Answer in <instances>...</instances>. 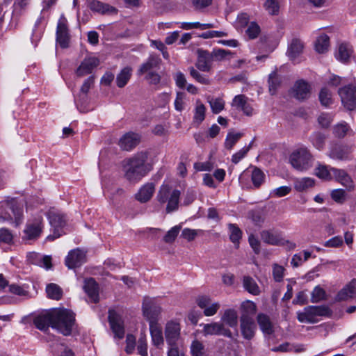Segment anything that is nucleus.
Returning <instances> with one entry per match:
<instances>
[{"instance_id": "37998d69", "label": "nucleus", "mask_w": 356, "mask_h": 356, "mask_svg": "<svg viewBox=\"0 0 356 356\" xmlns=\"http://www.w3.org/2000/svg\"><path fill=\"white\" fill-rule=\"evenodd\" d=\"M132 69L129 67L123 68L116 77V83L119 88H123L131 76Z\"/></svg>"}, {"instance_id": "49530a36", "label": "nucleus", "mask_w": 356, "mask_h": 356, "mask_svg": "<svg viewBox=\"0 0 356 356\" xmlns=\"http://www.w3.org/2000/svg\"><path fill=\"white\" fill-rule=\"evenodd\" d=\"M242 136L241 133L229 131L225 140V147L227 149H232Z\"/></svg>"}, {"instance_id": "cd10ccee", "label": "nucleus", "mask_w": 356, "mask_h": 356, "mask_svg": "<svg viewBox=\"0 0 356 356\" xmlns=\"http://www.w3.org/2000/svg\"><path fill=\"white\" fill-rule=\"evenodd\" d=\"M161 58L154 54H151L147 60L141 65L138 71V75H142L145 73L152 72L155 68H157L161 63Z\"/></svg>"}, {"instance_id": "c756f323", "label": "nucleus", "mask_w": 356, "mask_h": 356, "mask_svg": "<svg viewBox=\"0 0 356 356\" xmlns=\"http://www.w3.org/2000/svg\"><path fill=\"white\" fill-rule=\"evenodd\" d=\"M331 170L333 174L332 177L343 186L350 189L353 187L352 179L344 170L331 168Z\"/></svg>"}, {"instance_id": "bf43d9fd", "label": "nucleus", "mask_w": 356, "mask_h": 356, "mask_svg": "<svg viewBox=\"0 0 356 356\" xmlns=\"http://www.w3.org/2000/svg\"><path fill=\"white\" fill-rule=\"evenodd\" d=\"M349 129L350 128L347 123H339L334 127V134L336 137L341 138L348 134Z\"/></svg>"}, {"instance_id": "2f4dec72", "label": "nucleus", "mask_w": 356, "mask_h": 356, "mask_svg": "<svg viewBox=\"0 0 356 356\" xmlns=\"http://www.w3.org/2000/svg\"><path fill=\"white\" fill-rule=\"evenodd\" d=\"M257 321L264 334L270 335L274 332L273 325L268 315L260 313L257 315Z\"/></svg>"}, {"instance_id": "f704fd0d", "label": "nucleus", "mask_w": 356, "mask_h": 356, "mask_svg": "<svg viewBox=\"0 0 356 356\" xmlns=\"http://www.w3.org/2000/svg\"><path fill=\"white\" fill-rule=\"evenodd\" d=\"M221 323L228 325L230 327H235L238 325L237 312L234 309H225L221 316Z\"/></svg>"}, {"instance_id": "de8ad7c7", "label": "nucleus", "mask_w": 356, "mask_h": 356, "mask_svg": "<svg viewBox=\"0 0 356 356\" xmlns=\"http://www.w3.org/2000/svg\"><path fill=\"white\" fill-rule=\"evenodd\" d=\"M318 99L323 106L328 107L332 104V92L325 87L321 90Z\"/></svg>"}, {"instance_id": "5701e85b", "label": "nucleus", "mask_w": 356, "mask_h": 356, "mask_svg": "<svg viewBox=\"0 0 356 356\" xmlns=\"http://www.w3.org/2000/svg\"><path fill=\"white\" fill-rule=\"evenodd\" d=\"M240 328L244 339L250 340L255 334L257 329L253 318L240 317Z\"/></svg>"}, {"instance_id": "680f3d73", "label": "nucleus", "mask_w": 356, "mask_h": 356, "mask_svg": "<svg viewBox=\"0 0 356 356\" xmlns=\"http://www.w3.org/2000/svg\"><path fill=\"white\" fill-rule=\"evenodd\" d=\"M285 269L282 266L277 264L273 265V279L277 282H280L283 280L284 276Z\"/></svg>"}, {"instance_id": "4c0bfd02", "label": "nucleus", "mask_w": 356, "mask_h": 356, "mask_svg": "<svg viewBox=\"0 0 356 356\" xmlns=\"http://www.w3.org/2000/svg\"><path fill=\"white\" fill-rule=\"evenodd\" d=\"M223 330V323L220 322H213L203 325L202 333L204 336L207 335H221Z\"/></svg>"}, {"instance_id": "6e6552de", "label": "nucleus", "mask_w": 356, "mask_h": 356, "mask_svg": "<svg viewBox=\"0 0 356 356\" xmlns=\"http://www.w3.org/2000/svg\"><path fill=\"white\" fill-rule=\"evenodd\" d=\"M48 219L53 228V234L47 237V241H51L63 234L62 229L66 225L67 219L64 214L55 211L48 212Z\"/></svg>"}, {"instance_id": "6e6d98bb", "label": "nucleus", "mask_w": 356, "mask_h": 356, "mask_svg": "<svg viewBox=\"0 0 356 356\" xmlns=\"http://www.w3.org/2000/svg\"><path fill=\"white\" fill-rule=\"evenodd\" d=\"M326 137L320 132H315L311 136V142L318 149H322L325 145Z\"/></svg>"}, {"instance_id": "39448f33", "label": "nucleus", "mask_w": 356, "mask_h": 356, "mask_svg": "<svg viewBox=\"0 0 356 356\" xmlns=\"http://www.w3.org/2000/svg\"><path fill=\"white\" fill-rule=\"evenodd\" d=\"M44 228V222L41 216L29 218L22 231V240L25 243H31L40 238Z\"/></svg>"}, {"instance_id": "5fc2aeb1", "label": "nucleus", "mask_w": 356, "mask_h": 356, "mask_svg": "<svg viewBox=\"0 0 356 356\" xmlns=\"http://www.w3.org/2000/svg\"><path fill=\"white\" fill-rule=\"evenodd\" d=\"M264 7L271 15H277L280 10V3L277 0H266Z\"/></svg>"}, {"instance_id": "f03ea898", "label": "nucleus", "mask_w": 356, "mask_h": 356, "mask_svg": "<svg viewBox=\"0 0 356 356\" xmlns=\"http://www.w3.org/2000/svg\"><path fill=\"white\" fill-rule=\"evenodd\" d=\"M0 219L18 227L24 219V204L16 198L0 203Z\"/></svg>"}, {"instance_id": "e433bc0d", "label": "nucleus", "mask_w": 356, "mask_h": 356, "mask_svg": "<svg viewBox=\"0 0 356 356\" xmlns=\"http://www.w3.org/2000/svg\"><path fill=\"white\" fill-rule=\"evenodd\" d=\"M206 99L213 114H218L225 109V102L222 97L213 98L209 95Z\"/></svg>"}, {"instance_id": "412c9836", "label": "nucleus", "mask_w": 356, "mask_h": 356, "mask_svg": "<svg viewBox=\"0 0 356 356\" xmlns=\"http://www.w3.org/2000/svg\"><path fill=\"white\" fill-rule=\"evenodd\" d=\"M232 107H235L237 110L241 111L244 115L252 116L254 114V108L251 104L248 102V98L244 95H236L231 104Z\"/></svg>"}, {"instance_id": "6ab92c4d", "label": "nucleus", "mask_w": 356, "mask_h": 356, "mask_svg": "<svg viewBox=\"0 0 356 356\" xmlns=\"http://www.w3.org/2000/svg\"><path fill=\"white\" fill-rule=\"evenodd\" d=\"M99 63V59L96 56H88L86 57L76 70V76L81 77L92 73Z\"/></svg>"}, {"instance_id": "3c124183", "label": "nucleus", "mask_w": 356, "mask_h": 356, "mask_svg": "<svg viewBox=\"0 0 356 356\" xmlns=\"http://www.w3.org/2000/svg\"><path fill=\"white\" fill-rule=\"evenodd\" d=\"M30 0H15L13 4V15L19 17L26 9Z\"/></svg>"}, {"instance_id": "9b49d317", "label": "nucleus", "mask_w": 356, "mask_h": 356, "mask_svg": "<svg viewBox=\"0 0 356 356\" xmlns=\"http://www.w3.org/2000/svg\"><path fill=\"white\" fill-rule=\"evenodd\" d=\"M143 315L149 322V325L159 324V320L162 312L161 307L149 298H145L143 303Z\"/></svg>"}, {"instance_id": "09e8293b", "label": "nucleus", "mask_w": 356, "mask_h": 356, "mask_svg": "<svg viewBox=\"0 0 356 356\" xmlns=\"http://www.w3.org/2000/svg\"><path fill=\"white\" fill-rule=\"evenodd\" d=\"M315 174L320 179L325 180H330L333 176L331 168L328 169V166L320 164L316 167Z\"/></svg>"}, {"instance_id": "7c9ffc66", "label": "nucleus", "mask_w": 356, "mask_h": 356, "mask_svg": "<svg viewBox=\"0 0 356 356\" xmlns=\"http://www.w3.org/2000/svg\"><path fill=\"white\" fill-rule=\"evenodd\" d=\"M356 283L354 281L350 282L341 289L336 296L337 301H345L354 297L356 289Z\"/></svg>"}, {"instance_id": "a211bd4d", "label": "nucleus", "mask_w": 356, "mask_h": 356, "mask_svg": "<svg viewBox=\"0 0 356 356\" xmlns=\"http://www.w3.org/2000/svg\"><path fill=\"white\" fill-rule=\"evenodd\" d=\"M67 19L62 15L58 20L56 29V41L62 48H66L69 42Z\"/></svg>"}, {"instance_id": "bb28decb", "label": "nucleus", "mask_w": 356, "mask_h": 356, "mask_svg": "<svg viewBox=\"0 0 356 356\" xmlns=\"http://www.w3.org/2000/svg\"><path fill=\"white\" fill-rule=\"evenodd\" d=\"M90 8L94 11L101 14H116L117 9L107 3H103L98 0H92L89 3Z\"/></svg>"}, {"instance_id": "f8f14e48", "label": "nucleus", "mask_w": 356, "mask_h": 356, "mask_svg": "<svg viewBox=\"0 0 356 356\" xmlns=\"http://www.w3.org/2000/svg\"><path fill=\"white\" fill-rule=\"evenodd\" d=\"M352 152V146L346 144L336 143L330 147L327 155L334 160L348 161L353 159Z\"/></svg>"}, {"instance_id": "4be33fe9", "label": "nucleus", "mask_w": 356, "mask_h": 356, "mask_svg": "<svg viewBox=\"0 0 356 356\" xmlns=\"http://www.w3.org/2000/svg\"><path fill=\"white\" fill-rule=\"evenodd\" d=\"M54 309L44 311L36 316L33 319L35 326L40 330H45L49 326L52 327Z\"/></svg>"}, {"instance_id": "aec40b11", "label": "nucleus", "mask_w": 356, "mask_h": 356, "mask_svg": "<svg viewBox=\"0 0 356 356\" xmlns=\"http://www.w3.org/2000/svg\"><path fill=\"white\" fill-rule=\"evenodd\" d=\"M141 136L135 132H127L119 140L118 145L123 150L130 151L135 148L140 142Z\"/></svg>"}, {"instance_id": "0eeeda50", "label": "nucleus", "mask_w": 356, "mask_h": 356, "mask_svg": "<svg viewBox=\"0 0 356 356\" xmlns=\"http://www.w3.org/2000/svg\"><path fill=\"white\" fill-rule=\"evenodd\" d=\"M330 309L326 306H308L302 312L297 313V318L300 323H314L318 316H328Z\"/></svg>"}, {"instance_id": "603ef678", "label": "nucleus", "mask_w": 356, "mask_h": 356, "mask_svg": "<svg viewBox=\"0 0 356 356\" xmlns=\"http://www.w3.org/2000/svg\"><path fill=\"white\" fill-rule=\"evenodd\" d=\"M326 293L325 291L319 286H316L313 289L311 294V301L314 303L319 302L325 300Z\"/></svg>"}, {"instance_id": "864d4df0", "label": "nucleus", "mask_w": 356, "mask_h": 356, "mask_svg": "<svg viewBox=\"0 0 356 356\" xmlns=\"http://www.w3.org/2000/svg\"><path fill=\"white\" fill-rule=\"evenodd\" d=\"M14 236L11 230L8 228H0V243L11 245L13 243Z\"/></svg>"}, {"instance_id": "58836bf2", "label": "nucleus", "mask_w": 356, "mask_h": 356, "mask_svg": "<svg viewBox=\"0 0 356 356\" xmlns=\"http://www.w3.org/2000/svg\"><path fill=\"white\" fill-rule=\"evenodd\" d=\"M241 315L246 318H252L256 314L257 307L256 304L251 300H245L241 305Z\"/></svg>"}, {"instance_id": "ddd939ff", "label": "nucleus", "mask_w": 356, "mask_h": 356, "mask_svg": "<svg viewBox=\"0 0 356 356\" xmlns=\"http://www.w3.org/2000/svg\"><path fill=\"white\" fill-rule=\"evenodd\" d=\"M108 322L115 337L121 339L124 337V321L122 316L114 309L108 311Z\"/></svg>"}, {"instance_id": "a19ab883", "label": "nucleus", "mask_w": 356, "mask_h": 356, "mask_svg": "<svg viewBox=\"0 0 356 356\" xmlns=\"http://www.w3.org/2000/svg\"><path fill=\"white\" fill-rule=\"evenodd\" d=\"M244 289L250 293L257 296L260 293V289L254 280L250 276H244L243 279Z\"/></svg>"}, {"instance_id": "13d9d810", "label": "nucleus", "mask_w": 356, "mask_h": 356, "mask_svg": "<svg viewBox=\"0 0 356 356\" xmlns=\"http://www.w3.org/2000/svg\"><path fill=\"white\" fill-rule=\"evenodd\" d=\"M191 352L193 356H203L204 355V346L198 340H194L191 346Z\"/></svg>"}, {"instance_id": "052dcab7", "label": "nucleus", "mask_w": 356, "mask_h": 356, "mask_svg": "<svg viewBox=\"0 0 356 356\" xmlns=\"http://www.w3.org/2000/svg\"><path fill=\"white\" fill-rule=\"evenodd\" d=\"M186 94L183 92H177L175 99V108L177 111H182L185 108Z\"/></svg>"}, {"instance_id": "72a5a7b5", "label": "nucleus", "mask_w": 356, "mask_h": 356, "mask_svg": "<svg viewBox=\"0 0 356 356\" xmlns=\"http://www.w3.org/2000/svg\"><path fill=\"white\" fill-rule=\"evenodd\" d=\"M207 108L205 105L197 99L193 110V122L197 125L200 124L205 119Z\"/></svg>"}, {"instance_id": "a18cd8bd", "label": "nucleus", "mask_w": 356, "mask_h": 356, "mask_svg": "<svg viewBox=\"0 0 356 356\" xmlns=\"http://www.w3.org/2000/svg\"><path fill=\"white\" fill-rule=\"evenodd\" d=\"M46 292L48 298L58 300L62 298L63 290L56 284H49L46 287Z\"/></svg>"}, {"instance_id": "4468645a", "label": "nucleus", "mask_w": 356, "mask_h": 356, "mask_svg": "<svg viewBox=\"0 0 356 356\" xmlns=\"http://www.w3.org/2000/svg\"><path fill=\"white\" fill-rule=\"evenodd\" d=\"M311 92V85L303 79L296 81L291 88V95L300 101L307 99L310 97Z\"/></svg>"}, {"instance_id": "8fccbe9b", "label": "nucleus", "mask_w": 356, "mask_h": 356, "mask_svg": "<svg viewBox=\"0 0 356 356\" xmlns=\"http://www.w3.org/2000/svg\"><path fill=\"white\" fill-rule=\"evenodd\" d=\"M229 230L230 232L229 239L234 243L238 245L242 237V232L240 228L235 224H229Z\"/></svg>"}, {"instance_id": "c85d7f7f", "label": "nucleus", "mask_w": 356, "mask_h": 356, "mask_svg": "<svg viewBox=\"0 0 356 356\" xmlns=\"http://www.w3.org/2000/svg\"><path fill=\"white\" fill-rule=\"evenodd\" d=\"M149 325L153 345L157 348L162 347L164 345V338L160 324H152Z\"/></svg>"}, {"instance_id": "20e7f679", "label": "nucleus", "mask_w": 356, "mask_h": 356, "mask_svg": "<svg viewBox=\"0 0 356 356\" xmlns=\"http://www.w3.org/2000/svg\"><path fill=\"white\" fill-rule=\"evenodd\" d=\"M74 321V314L72 311L66 309H54L52 328L63 334L67 336L72 333Z\"/></svg>"}, {"instance_id": "774afa93", "label": "nucleus", "mask_w": 356, "mask_h": 356, "mask_svg": "<svg viewBox=\"0 0 356 356\" xmlns=\"http://www.w3.org/2000/svg\"><path fill=\"white\" fill-rule=\"evenodd\" d=\"M138 353L141 356L147 355V344L145 337H141L138 341Z\"/></svg>"}, {"instance_id": "ea45409f", "label": "nucleus", "mask_w": 356, "mask_h": 356, "mask_svg": "<svg viewBox=\"0 0 356 356\" xmlns=\"http://www.w3.org/2000/svg\"><path fill=\"white\" fill-rule=\"evenodd\" d=\"M314 179L311 177L297 178L294 180V188L297 191H304L314 186Z\"/></svg>"}, {"instance_id": "c03bdc74", "label": "nucleus", "mask_w": 356, "mask_h": 356, "mask_svg": "<svg viewBox=\"0 0 356 356\" xmlns=\"http://www.w3.org/2000/svg\"><path fill=\"white\" fill-rule=\"evenodd\" d=\"M330 38L326 34L320 35L315 42V49L320 54L327 51L330 44Z\"/></svg>"}, {"instance_id": "9d476101", "label": "nucleus", "mask_w": 356, "mask_h": 356, "mask_svg": "<svg viewBox=\"0 0 356 356\" xmlns=\"http://www.w3.org/2000/svg\"><path fill=\"white\" fill-rule=\"evenodd\" d=\"M342 105L346 110L353 111L356 108V86L347 84L338 90Z\"/></svg>"}, {"instance_id": "c9c22d12", "label": "nucleus", "mask_w": 356, "mask_h": 356, "mask_svg": "<svg viewBox=\"0 0 356 356\" xmlns=\"http://www.w3.org/2000/svg\"><path fill=\"white\" fill-rule=\"evenodd\" d=\"M261 240L268 244L273 245H279L282 243V239L278 234H275L269 230H264L261 232Z\"/></svg>"}, {"instance_id": "69168bd1", "label": "nucleus", "mask_w": 356, "mask_h": 356, "mask_svg": "<svg viewBox=\"0 0 356 356\" xmlns=\"http://www.w3.org/2000/svg\"><path fill=\"white\" fill-rule=\"evenodd\" d=\"M268 84L269 90L273 95L280 85V80L276 72H273L269 75Z\"/></svg>"}, {"instance_id": "f257e3e1", "label": "nucleus", "mask_w": 356, "mask_h": 356, "mask_svg": "<svg viewBox=\"0 0 356 356\" xmlns=\"http://www.w3.org/2000/svg\"><path fill=\"white\" fill-rule=\"evenodd\" d=\"M153 169V163L149 160V153L140 151L126 161L124 175L130 181H138Z\"/></svg>"}, {"instance_id": "2eb2a0df", "label": "nucleus", "mask_w": 356, "mask_h": 356, "mask_svg": "<svg viewBox=\"0 0 356 356\" xmlns=\"http://www.w3.org/2000/svg\"><path fill=\"white\" fill-rule=\"evenodd\" d=\"M196 303L199 307L203 309L204 315L206 316L215 315L220 307L219 302H211L210 297L207 296H200L197 297Z\"/></svg>"}, {"instance_id": "f3484780", "label": "nucleus", "mask_w": 356, "mask_h": 356, "mask_svg": "<svg viewBox=\"0 0 356 356\" xmlns=\"http://www.w3.org/2000/svg\"><path fill=\"white\" fill-rule=\"evenodd\" d=\"M251 177V180L254 187L259 188L264 182L265 175L264 172L258 168H254L251 171L248 169L244 170L239 177V181L244 184L245 181Z\"/></svg>"}, {"instance_id": "338daca9", "label": "nucleus", "mask_w": 356, "mask_h": 356, "mask_svg": "<svg viewBox=\"0 0 356 356\" xmlns=\"http://www.w3.org/2000/svg\"><path fill=\"white\" fill-rule=\"evenodd\" d=\"M180 230V227L178 226H175L172 227L165 235L164 241L166 243H172L177 238Z\"/></svg>"}, {"instance_id": "dca6fc26", "label": "nucleus", "mask_w": 356, "mask_h": 356, "mask_svg": "<svg viewBox=\"0 0 356 356\" xmlns=\"http://www.w3.org/2000/svg\"><path fill=\"white\" fill-rule=\"evenodd\" d=\"M86 261V252L79 248L71 250L65 258V265L69 268H75L79 267Z\"/></svg>"}, {"instance_id": "7ed1b4c3", "label": "nucleus", "mask_w": 356, "mask_h": 356, "mask_svg": "<svg viewBox=\"0 0 356 356\" xmlns=\"http://www.w3.org/2000/svg\"><path fill=\"white\" fill-rule=\"evenodd\" d=\"M289 160L295 170L305 172L313 166L314 159L307 147L300 146L292 151Z\"/></svg>"}, {"instance_id": "423d86ee", "label": "nucleus", "mask_w": 356, "mask_h": 356, "mask_svg": "<svg viewBox=\"0 0 356 356\" xmlns=\"http://www.w3.org/2000/svg\"><path fill=\"white\" fill-rule=\"evenodd\" d=\"M180 195L179 190L163 184L158 192L156 199L161 204L167 203L166 212L171 213L178 209Z\"/></svg>"}, {"instance_id": "79ce46f5", "label": "nucleus", "mask_w": 356, "mask_h": 356, "mask_svg": "<svg viewBox=\"0 0 356 356\" xmlns=\"http://www.w3.org/2000/svg\"><path fill=\"white\" fill-rule=\"evenodd\" d=\"M352 48L348 44L342 43L338 47V51L336 57L342 62H347L352 54Z\"/></svg>"}, {"instance_id": "b1692460", "label": "nucleus", "mask_w": 356, "mask_h": 356, "mask_svg": "<svg viewBox=\"0 0 356 356\" xmlns=\"http://www.w3.org/2000/svg\"><path fill=\"white\" fill-rule=\"evenodd\" d=\"M83 290L93 302H99V286L94 278L84 280Z\"/></svg>"}, {"instance_id": "e2e57ef3", "label": "nucleus", "mask_w": 356, "mask_h": 356, "mask_svg": "<svg viewBox=\"0 0 356 356\" xmlns=\"http://www.w3.org/2000/svg\"><path fill=\"white\" fill-rule=\"evenodd\" d=\"M252 144V141L249 144L248 146L243 147L239 151H238L237 152L234 154L232 157V163L236 164L241 159H243L246 156V154L249 152V150L250 149Z\"/></svg>"}, {"instance_id": "1a4fd4ad", "label": "nucleus", "mask_w": 356, "mask_h": 356, "mask_svg": "<svg viewBox=\"0 0 356 356\" xmlns=\"http://www.w3.org/2000/svg\"><path fill=\"white\" fill-rule=\"evenodd\" d=\"M181 326L179 319H171L166 322L164 335L168 346H177L181 339Z\"/></svg>"}, {"instance_id": "393cba45", "label": "nucleus", "mask_w": 356, "mask_h": 356, "mask_svg": "<svg viewBox=\"0 0 356 356\" xmlns=\"http://www.w3.org/2000/svg\"><path fill=\"white\" fill-rule=\"evenodd\" d=\"M155 191V185L152 182H148L142 186L138 193L135 195V198L141 203H145L150 200Z\"/></svg>"}, {"instance_id": "0e129e2a", "label": "nucleus", "mask_w": 356, "mask_h": 356, "mask_svg": "<svg viewBox=\"0 0 356 356\" xmlns=\"http://www.w3.org/2000/svg\"><path fill=\"white\" fill-rule=\"evenodd\" d=\"M260 27L256 22H251L248 26L246 33L250 39L256 38L260 33Z\"/></svg>"}, {"instance_id": "a878e982", "label": "nucleus", "mask_w": 356, "mask_h": 356, "mask_svg": "<svg viewBox=\"0 0 356 356\" xmlns=\"http://www.w3.org/2000/svg\"><path fill=\"white\" fill-rule=\"evenodd\" d=\"M213 56L207 51L200 53L195 63L196 67L202 72H209L212 67Z\"/></svg>"}, {"instance_id": "4d7b16f0", "label": "nucleus", "mask_w": 356, "mask_h": 356, "mask_svg": "<svg viewBox=\"0 0 356 356\" xmlns=\"http://www.w3.org/2000/svg\"><path fill=\"white\" fill-rule=\"evenodd\" d=\"M188 71L190 73V75L198 83L202 84H206L208 85L210 83L209 79L202 74H200L196 69H195L193 67H190L188 68Z\"/></svg>"}, {"instance_id": "473e14b6", "label": "nucleus", "mask_w": 356, "mask_h": 356, "mask_svg": "<svg viewBox=\"0 0 356 356\" xmlns=\"http://www.w3.org/2000/svg\"><path fill=\"white\" fill-rule=\"evenodd\" d=\"M303 48V43L300 40L293 39L289 46L287 55L292 61H295L302 54Z\"/></svg>"}]
</instances>
